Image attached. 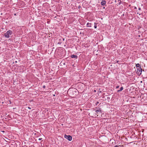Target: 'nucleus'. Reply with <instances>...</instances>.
Wrapping results in <instances>:
<instances>
[{
    "label": "nucleus",
    "mask_w": 147,
    "mask_h": 147,
    "mask_svg": "<svg viewBox=\"0 0 147 147\" xmlns=\"http://www.w3.org/2000/svg\"><path fill=\"white\" fill-rule=\"evenodd\" d=\"M80 8V7H78V8Z\"/></svg>",
    "instance_id": "23"
},
{
    "label": "nucleus",
    "mask_w": 147,
    "mask_h": 147,
    "mask_svg": "<svg viewBox=\"0 0 147 147\" xmlns=\"http://www.w3.org/2000/svg\"><path fill=\"white\" fill-rule=\"evenodd\" d=\"M94 111H95V112L97 114L98 113V112H100V113H101V110H100V109H99V110H94Z\"/></svg>",
    "instance_id": "5"
},
{
    "label": "nucleus",
    "mask_w": 147,
    "mask_h": 147,
    "mask_svg": "<svg viewBox=\"0 0 147 147\" xmlns=\"http://www.w3.org/2000/svg\"><path fill=\"white\" fill-rule=\"evenodd\" d=\"M65 136H66V137H65L66 138H67L68 140H69V141H71V140L72 139V137L70 135L66 136V135H65Z\"/></svg>",
    "instance_id": "3"
},
{
    "label": "nucleus",
    "mask_w": 147,
    "mask_h": 147,
    "mask_svg": "<svg viewBox=\"0 0 147 147\" xmlns=\"http://www.w3.org/2000/svg\"><path fill=\"white\" fill-rule=\"evenodd\" d=\"M71 57L72 58H74L76 59H77L78 57V56L77 55H72Z\"/></svg>",
    "instance_id": "7"
},
{
    "label": "nucleus",
    "mask_w": 147,
    "mask_h": 147,
    "mask_svg": "<svg viewBox=\"0 0 147 147\" xmlns=\"http://www.w3.org/2000/svg\"><path fill=\"white\" fill-rule=\"evenodd\" d=\"M137 73L138 74H139V75H140L141 74L142 69L141 67L140 68H138L137 69Z\"/></svg>",
    "instance_id": "2"
},
{
    "label": "nucleus",
    "mask_w": 147,
    "mask_h": 147,
    "mask_svg": "<svg viewBox=\"0 0 147 147\" xmlns=\"http://www.w3.org/2000/svg\"><path fill=\"white\" fill-rule=\"evenodd\" d=\"M63 40H64V38H63Z\"/></svg>",
    "instance_id": "21"
},
{
    "label": "nucleus",
    "mask_w": 147,
    "mask_h": 147,
    "mask_svg": "<svg viewBox=\"0 0 147 147\" xmlns=\"http://www.w3.org/2000/svg\"><path fill=\"white\" fill-rule=\"evenodd\" d=\"M42 139V138H39L38 139V140H41Z\"/></svg>",
    "instance_id": "14"
},
{
    "label": "nucleus",
    "mask_w": 147,
    "mask_h": 147,
    "mask_svg": "<svg viewBox=\"0 0 147 147\" xmlns=\"http://www.w3.org/2000/svg\"><path fill=\"white\" fill-rule=\"evenodd\" d=\"M137 14H139V15H140V14H139L138 13H137Z\"/></svg>",
    "instance_id": "19"
},
{
    "label": "nucleus",
    "mask_w": 147,
    "mask_h": 147,
    "mask_svg": "<svg viewBox=\"0 0 147 147\" xmlns=\"http://www.w3.org/2000/svg\"><path fill=\"white\" fill-rule=\"evenodd\" d=\"M134 8H135V9H137V8H136V7H135Z\"/></svg>",
    "instance_id": "18"
},
{
    "label": "nucleus",
    "mask_w": 147,
    "mask_h": 147,
    "mask_svg": "<svg viewBox=\"0 0 147 147\" xmlns=\"http://www.w3.org/2000/svg\"><path fill=\"white\" fill-rule=\"evenodd\" d=\"M138 10H141V8L140 7L139 8Z\"/></svg>",
    "instance_id": "17"
},
{
    "label": "nucleus",
    "mask_w": 147,
    "mask_h": 147,
    "mask_svg": "<svg viewBox=\"0 0 147 147\" xmlns=\"http://www.w3.org/2000/svg\"><path fill=\"white\" fill-rule=\"evenodd\" d=\"M106 3V2L105 1H102L101 3V5H104Z\"/></svg>",
    "instance_id": "4"
},
{
    "label": "nucleus",
    "mask_w": 147,
    "mask_h": 147,
    "mask_svg": "<svg viewBox=\"0 0 147 147\" xmlns=\"http://www.w3.org/2000/svg\"><path fill=\"white\" fill-rule=\"evenodd\" d=\"M136 66L137 67H138V68H140V67H141L139 63H137L136 64Z\"/></svg>",
    "instance_id": "9"
},
{
    "label": "nucleus",
    "mask_w": 147,
    "mask_h": 147,
    "mask_svg": "<svg viewBox=\"0 0 147 147\" xmlns=\"http://www.w3.org/2000/svg\"><path fill=\"white\" fill-rule=\"evenodd\" d=\"M123 89V87H121L120 90H118L117 91L118 92H120L122 91Z\"/></svg>",
    "instance_id": "8"
},
{
    "label": "nucleus",
    "mask_w": 147,
    "mask_h": 147,
    "mask_svg": "<svg viewBox=\"0 0 147 147\" xmlns=\"http://www.w3.org/2000/svg\"><path fill=\"white\" fill-rule=\"evenodd\" d=\"M12 34V31L11 30H9L4 33V36L6 38H8L9 37V36L11 35Z\"/></svg>",
    "instance_id": "1"
},
{
    "label": "nucleus",
    "mask_w": 147,
    "mask_h": 147,
    "mask_svg": "<svg viewBox=\"0 0 147 147\" xmlns=\"http://www.w3.org/2000/svg\"><path fill=\"white\" fill-rule=\"evenodd\" d=\"M99 103V102H97L96 103V105H98V104Z\"/></svg>",
    "instance_id": "12"
},
{
    "label": "nucleus",
    "mask_w": 147,
    "mask_h": 147,
    "mask_svg": "<svg viewBox=\"0 0 147 147\" xmlns=\"http://www.w3.org/2000/svg\"><path fill=\"white\" fill-rule=\"evenodd\" d=\"M94 28H97L96 24L95 23H94Z\"/></svg>",
    "instance_id": "10"
},
{
    "label": "nucleus",
    "mask_w": 147,
    "mask_h": 147,
    "mask_svg": "<svg viewBox=\"0 0 147 147\" xmlns=\"http://www.w3.org/2000/svg\"><path fill=\"white\" fill-rule=\"evenodd\" d=\"M87 27H91V24L90 23H88L86 24Z\"/></svg>",
    "instance_id": "6"
},
{
    "label": "nucleus",
    "mask_w": 147,
    "mask_h": 147,
    "mask_svg": "<svg viewBox=\"0 0 147 147\" xmlns=\"http://www.w3.org/2000/svg\"><path fill=\"white\" fill-rule=\"evenodd\" d=\"M118 146L117 145H116L115 146H114V147H118Z\"/></svg>",
    "instance_id": "16"
},
{
    "label": "nucleus",
    "mask_w": 147,
    "mask_h": 147,
    "mask_svg": "<svg viewBox=\"0 0 147 147\" xmlns=\"http://www.w3.org/2000/svg\"><path fill=\"white\" fill-rule=\"evenodd\" d=\"M119 86H117L116 87V88H119Z\"/></svg>",
    "instance_id": "13"
},
{
    "label": "nucleus",
    "mask_w": 147,
    "mask_h": 147,
    "mask_svg": "<svg viewBox=\"0 0 147 147\" xmlns=\"http://www.w3.org/2000/svg\"><path fill=\"white\" fill-rule=\"evenodd\" d=\"M43 88H45V85L43 86Z\"/></svg>",
    "instance_id": "15"
},
{
    "label": "nucleus",
    "mask_w": 147,
    "mask_h": 147,
    "mask_svg": "<svg viewBox=\"0 0 147 147\" xmlns=\"http://www.w3.org/2000/svg\"><path fill=\"white\" fill-rule=\"evenodd\" d=\"M70 89H69V90H68V91H69V90Z\"/></svg>",
    "instance_id": "22"
},
{
    "label": "nucleus",
    "mask_w": 147,
    "mask_h": 147,
    "mask_svg": "<svg viewBox=\"0 0 147 147\" xmlns=\"http://www.w3.org/2000/svg\"><path fill=\"white\" fill-rule=\"evenodd\" d=\"M118 147H123V145H119L118 146Z\"/></svg>",
    "instance_id": "11"
},
{
    "label": "nucleus",
    "mask_w": 147,
    "mask_h": 147,
    "mask_svg": "<svg viewBox=\"0 0 147 147\" xmlns=\"http://www.w3.org/2000/svg\"><path fill=\"white\" fill-rule=\"evenodd\" d=\"M28 108L29 109H30V107H28Z\"/></svg>",
    "instance_id": "20"
}]
</instances>
